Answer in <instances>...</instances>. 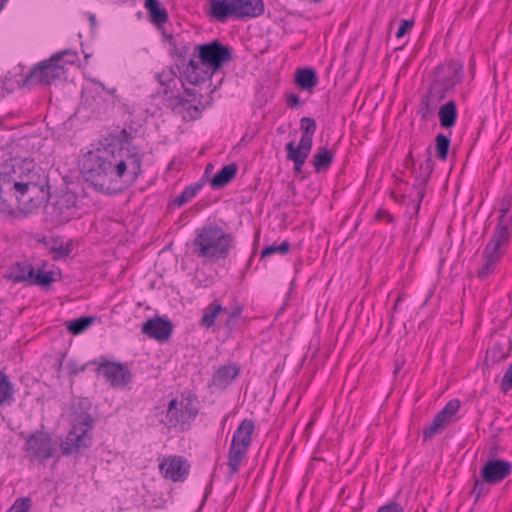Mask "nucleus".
Masks as SVG:
<instances>
[{
    "label": "nucleus",
    "mask_w": 512,
    "mask_h": 512,
    "mask_svg": "<svg viewBox=\"0 0 512 512\" xmlns=\"http://www.w3.org/2000/svg\"><path fill=\"white\" fill-rule=\"evenodd\" d=\"M240 374V367L230 363L219 367L213 374L210 386L225 390Z\"/></svg>",
    "instance_id": "nucleus-21"
},
{
    "label": "nucleus",
    "mask_w": 512,
    "mask_h": 512,
    "mask_svg": "<svg viewBox=\"0 0 512 512\" xmlns=\"http://www.w3.org/2000/svg\"><path fill=\"white\" fill-rule=\"evenodd\" d=\"M161 424H163L167 428H175L179 424H184L189 422L185 417L184 413L180 409L178 405L177 399H172L165 413H162V417L159 420Z\"/></svg>",
    "instance_id": "nucleus-23"
},
{
    "label": "nucleus",
    "mask_w": 512,
    "mask_h": 512,
    "mask_svg": "<svg viewBox=\"0 0 512 512\" xmlns=\"http://www.w3.org/2000/svg\"><path fill=\"white\" fill-rule=\"evenodd\" d=\"M77 196L71 191L59 194L55 201L46 206L47 219L56 225L67 223L76 213Z\"/></svg>",
    "instance_id": "nucleus-8"
},
{
    "label": "nucleus",
    "mask_w": 512,
    "mask_h": 512,
    "mask_svg": "<svg viewBox=\"0 0 512 512\" xmlns=\"http://www.w3.org/2000/svg\"><path fill=\"white\" fill-rule=\"evenodd\" d=\"M450 138L442 133L438 134L435 138L436 144V156L444 161L448 157L449 148H450Z\"/></svg>",
    "instance_id": "nucleus-39"
},
{
    "label": "nucleus",
    "mask_w": 512,
    "mask_h": 512,
    "mask_svg": "<svg viewBox=\"0 0 512 512\" xmlns=\"http://www.w3.org/2000/svg\"><path fill=\"white\" fill-rule=\"evenodd\" d=\"M93 418L88 413L77 415L73 421L70 431L64 441L60 444L64 456L82 455L92 445Z\"/></svg>",
    "instance_id": "nucleus-6"
},
{
    "label": "nucleus",
    "mask_w": 512,
    "mask_h": 512,
    "mask_svg": "<svg viewBox=\"0 0 512 512\" xmlns=\"http://www.w3.org/2000/svg\"><path fill=\"white\" fill-rule=\"evenodd\" d=\"M443 427L444 425L443 422L440 421V418L434 417L432 422L423 429L424 441L432 439Z\"/></svg>",
    "instance_id": "nucleus-42"
},
{
    "label": "nucleus",
    "mask_w": 512,
    "mask_h": 512,
    "mask_svg": "<svg viewBox=\"0 0 512 512\" xmlns=\"http://www.w3.org/2000/svg\"><path fill=\"white\" fill-rule=\"evenodd\" d=\"M144 7L148 12L150 21L161 26L168 21L167 10L160 5L159 0H144Z\"/></svg>",
    "instance_id": "nucleus-28"
},
{
    "label": "nucleus",
    "mask_w": 512,
    "mask_h": 512,
    "mask_svg": "<svg viewBox=\"0 0 512 512\" xmlns=\"http://www.w3.org/2000/svg\"><path fill=\"white\" fill-rule=\"evenodd\" d=\"M334 152L320 147L313 156L312 164L316 172L327 170L333 162Z\"/></svg>",
    "instance_id": "nucleus-29"
},
{
    "label": "nucleus",
    "mask_w": 512,
    "mask_h": 512,
    "mask_svg": "<svg viewBox=\"0 0 512 512\" xmlns=\"http://www.w3.org/2000/svg\"><path fill=\"white\" fill-rule=\"evenodd\" d=\"M312 146L313 136H307L306 134H302L297 147H295L294 141H290L286 144L285 149L287 152L291 153L299 152L300 155H304V157L308 158Z\"/></svg>",
    "instance_id": "nucleus-34"
},
{
    "label": "nucleus",
    "mask_w": 512,
    "mask_h": 512,
    "mask_svg": "<svg viewBox=\"0 0 512 512\" xmlns=\"http://www.w3.org/2000/svg\"><path fill=\"white\" fill-rule=\"evenodd\" d=\"M189 50H190L189 46H187L185 44L178 46L176 43H174L173 49L171 50V54L178 58L184 59L186 57V55L188 54Z\"/></svg>",
    "instance_id": "nucleus-51"
},
{
    "label": "nucleus",
    "mask_w": 512,
    "mask_h": 512,
    "mask_svg": "<svg viewBox=\"0 0 512 512\" xmlns=\"http://www.w3.org/2000/svg\"><path fill=\"white\" fill-rule=\"evenodd\" d=\"M377 512H404L403 507L397 502H390L381 506Z\"/></svg>",
    "instance_id": "nucleus-52"
},
{
    "label": "nucleus",
    "mask_w": 512,
    "mask_h": 512,
    "mask_svg": "<svg viewBox=\"0 0 512 512\" xmlns=\"http://www.w3.org/2000/svg\"><path fill=\"white\" fill-rule=\"evenodd\" d=\"M21 503L20 507H15V505L8 512H28L30 504L28 498H19L16 500L17 503Z\"/></svg>",
    "instance_id": "nucleus-53"
},
{
    "label": "nucleus",
    "mask_w": 512,
    "mask_h": 512,
    "mask_svg": "<svg viewBox=\"0 0 512 512\" xmlns=\"http://www.w3.org/2000/svg\"><path fill=\"white\" fill-rule=\"evenodd\" d=\"M96 373L102 375L114 388L126 387L132 380L130 370L120 362L103 360L98 363Z\"/></svg>",
    "instance_id": "nucleus-10"
},
{
    "label": "nucleus",
    "mask_w": 512,
    "mask_h": 512,
    "mask_svg": "<svg viewBox=\"0 0 512 512\" xmlns=\"http://www.w3.org/2000/svg\"><path fill=\"white\" fill-rule=\"evenodd\" d=\"M50 197L48 175L33 159L13 157L0 164V212L30 214Z\"/></svg>",
    "instance_id": "nucleus-1"
},
{
    "label": "nucleus",
    "mask_w": 512,
    "mask_h": 512,
    "mask_svg": "<svg viewBox=\"0 0 512 512\" xmlns=\"http://www.w3.org/2000/svg\"><path fill=\"white\" fill-rule=\"evenodd\" d=\"M508 242L509 240L507 239H501L492 235L483 251L484 263L477 273L480 279H485L494 271L496 264L500 261L502 254L508 245Z\"/></svg>",
    "instance_id": "nucleus-11"
},
{
    "label": "nucleus",
    "mask_w": 512,
    "mask_h": 512,
    "mask_svg": "<svg viewBox=\"0 0 512 512\" xmlns=\"http://www.w3.org/2000/svg\"><path fill=\"white\" fill-rule=\"evenodd\" d=\"M65 57H67V58L65 59V62H66L67 60H71V59H73V57H72L71 55H64V58H65Z\"/></svg>",
    "instance_id": "nucleus-63"
},
{
    "label": "nucleus",
    "mask_w": 512,
    "mask_h": 512,
    "mask_svg": "<svg viewBox=\"0 0 512 512\" xmlns=\"http://www.w3.org/2000/svg\"><path fill=\"white\" fill-rule=\"evenodd\" d=\"M512 389V363L509 365L508 369L504 373V376L501 380V390L503 392H508Z\"/></svg>",
    "instance_id": "nucleus-48"
},
{
    "label": "nucleus",
    "mask_w": 512,
    "mask_h": 512,
    "mask_svg": "<svg viewBox=\"0 0 512 512\" xmlns=\"http://www.w3.org/2000/svg\"><path fill=\"white\" fill-rule=\"evenodd\" d=\"M156 78L161 85L166 86L174 80V71L172 69L163 70L156 74Z\"/></svg>",
    "instance_id": "nucleus-49"
},
{
    "label": "nucleus",
    "mask_w": 512,
    "mask_h": 512,
    "mask_svg": "<svg viewBox=\"0 0 512 512\" xmlns=\"http://www.w3.org/2000/svg\"><path fill=\"white\" fill-rule=\"evenodd\" d=\"M187 113L190 119L196 120L201 116L202 109H200L198 105H189L187 107Z\"/></svg>",
    "instance_id": "nucleus-54"
},
{
    "label": "nucleus",
    "mask_w": 512,
    "mask_h": 512,
    "mask_svg": "<svg viewBox=\"0 0 512 512\" xmlns=\"http://www.w3.org/2000/svg\"><path fill=\"white\" fill-rule=\"evenodd\" d=\"M96 319L97 317L95 316H81L77 319L68 321L66 323V329L73 335H79L88 329L96 321Z\"/></svg>",
    "instance_id": "nucleus-33"
},
{
    "label": "nucleus",
    "mask_w": 512,
    "mask_h": 512,
    "mask_svg": "<svg viewBox=\"0 0 512 512\" xmlns=\"http://www.w3.org/2000/svg\"><path fill=\"white\" fill-rule=\"evenodd\" d=\"M202 187V182H197L194 183L193 185L185 187L184 190L173 199L172 203L178 207L185 205L197 195V193L202 189Z\"/></svg>",
    "instance_id": "nucleus-35"
},
{
    "label": "nucleus",
    "mask_w": 512,
    "mask_h": 512,
    "mask_svg": "<svg viewBox=\"0 0 512 512\" xmlns=\"http://www.w3.org/2000/svg\"><path fill=\"white\" fill-rule=\"evenodd\" d=\"M287 104L292 108H296L300 106L302 102L297 94L291 93L287 96Z\"/></svg>",
    "instance_id": "nucleus-55"
},
{
    "label": "nucleus",
    "mask_w": 512,
    "mask_h": 512,
    "mask_svg": "<svg viewBox=\"0 0 512 512\" xmlns=\"http://www.w3.org/2000/svg\"><path fill=\"white\" fill-rule=\"evenodd\" d=\"M212 168H213L212 164H208L206 167L205 173H208L209 170H211Z\"/></svg>",
    "instance_id": "nucleus-62"
},
{
    "label": "nucleus",
    "mask_w": 512,
    "mask_h": 512,
    "mask_svg": "<svg viewBox=\"0 0 512 512\" xmlns=\"http://www.w3.org/2000/svg\"><path fill=\"white\" fill-rule=\"evenodd\" d=\"M64 55L73 57V59L66 61L67 64H73L77 60V53L72 50L67 49L57 52L49 59L35 65L25 78L19 82V86L50 85L53 81L59 79L64 73V67L60 64V61L64 60Z\"/></svg>",
    "instance_id": "nucleus-5"
},
{
    "label": "nucleus",
    "mask_w": 512,
    "mask_h": 512,
    "mask_svg": "<svg viewBox=\"0 0 512 512\" xmlns=\"http://www.w3.org/2000/svg\"><path fill=\"white\" fill-rule=\"evenodd\" d=\"M460 408V401L457 399L450 400L442 410H440L435 417L440 418V421L443 422V425L445 426L447 423L450 422L453 415L457 413V411Z\"/></svg>",
    "instance_id": "nucleus-36"
},
{
    "label": "nucleus",
    "mask_w": 512,
    "mask_h": 512,
    "mask_svg": "<svg viewBox=\"0 0 512 512\" xmlns=\"http://www.w3.org/2000/svg\"><path fill=\"white\" fill-rule=\"evenodd\" d=\"M447 94L441 89L430 84L428 90L423 94L418 113L425 121L434 116L437 105L446 98Z\"/></svg>",
    "instance_id": "nucleus-17"
},
{
    "label": "nucleus",
    "mask_w": 512,
    "mask_h": 512,
    "mask_svg": "<svg viewBox=\"0 0 512 512\" xmlns=\"http://www.w3.org/2000/svg\"><path fill=\"white\" fill-rule=\"evenodd\" d=\"M141 332L151 339L159 342L169 340L173 332V324L170 320L156 316L149 318L142 324Z\"/></svg>",
    "instance_id": "nucleus-13"
},
{
    "label": "nucleus",
    "mask_w": 512,
    "mask_h": 512,
    "mask_svg": "<svg viewBox=\"0 0 512 512\" xmlns=\"http://www.w3.org/2000/svg\"><path fill=\"white\" fill-rule=\"evenodd\" d=\"M207 15L210 19L226 23L229 19L237 20L235 0H208Z\"/></svg>",
    "instance_id": "nucleus-15"
},
{
    "label": "nucleus",
    "mask_w": 512,
    "mask_h": 512,
    "mask_svg": "<svg viewBox=\"0 0 512 512\" xmlns=\"http://www.w3.org/2000/svg\"><path fill=\"white\" fill-rule=\"evenodd\" d=\"M26 447L40 461L47 460L54 454L53 440L46 432L37 431L30 435Z\"/></svg>",
    "instance_id": "nucleus-12"
},
{
    "label": "nucleus",
    "mask_w": 512,
    "mask_h": 512,
    "mask_svg": "<svg viewBox=\"0 0 512 512\" xmlns=\"http://www.w3.org/2000/svg\"><path fill=\"white\" fill-rule=\"evenodd\" d=\"M254 429V422L250 419H244L233 433L231 443L249 448Z\"/></svg>",
    "instance_id": "nucleus-24"
},
{
    "label": "nucleus",
    "mask_w": 512,
    "mask_h": 512,
    "mask_svg": "<svg viewBox=\"0 0 512 512\" xmlns=\"http://www.w3.org/2000/svg\"><path fill=\"white\" fill-rule=\"evenodd\" d=\"M408 158L413 161V157H412V153L411 152L408 154Z\"/></svg>",
    "instance_id": "nucleus-64"
},
{
    "label": "nucleus",
    "mask_w": 512,
    "mask_h": 512,
    "mask_svg": "<svg viewBox=\"0 0 512 512\" xmlns=\"http://www.w3.org/2000/svg\"><path fill=\"white\" fill-rule=\"evenodd\" d=\"M463 77V64L457 61H450L438 65L435 68L434 80L431 83L445 94L454 90Z\"/></svg>",
    "instance_id": "nucleus-9"
},
{
    "label": "nucleus",
    "mask_w": 512,
    "mask_h": 512,
    "mask_svg": "<svg viewBox=\"0 0 512 512\" xmlns=\"http://www.w3.org/2000/svg\"><path fill=\"white\" fill-rule=\"evenodd\" d=\"M7 1L8 0H0V11L4 8V5Z\"/></svg>",
    "instance_id": "nucleus-60"
},
{
    "label": "nucleus",
    "mask_w": 512,
    "mask_h": 512,
    "mask_svg": "<svg viewBox=\"0 0 512 512\" xmlns=\"http://www.w3.org/2000/svg\"><path fill=\"white\" fill-rule=\"evenodd\" d=\"M185 463L182 457L174 456L165 459L159 465V468L165 478L173 482H182L187 478L189 473L188 466H185Z\"/></svg>",
    "instance_id": "nucleus-18"
},
{
    "label": "nucleus",
    "mask_w": 512,
    "mask_h": 512,
    "mask_svg": "<svg viewBox=\"0 0 512 512\" xmlns=\"http://www.w3.org/2000/svg\"><path fill=\"white\" fill-rule=\"evenodd\" d=\"M413 24H414L413 20L402 19L401 20V24L398 27V30L396 32V37L397 38H402L409 30L412 29Z\"/></svg>",
    "instance_id": "nucleus-50"
},
{
    "label": "nucleus",
    "mask_w": 512,
    "mask_h": 512,
    "mask_svg": "<svg viewBox=\"0 0 512 512\" xmlns=\"http://www.w3.org/2000/svg\"><path fill=\"white\" fill-rule=\"evenodd\" d=\"M237 20L255 18L263 14V0H235Z\"/></svg>",
    "instance_id": "nucleus-22"
},
{
    "label": "nucleus",
    "mask_w": 512,
    "mask_h": 512,
    "mask_svg": "<svg viewBox=\"0 0 512 512\" xmlns=\"http://www.w3.org/2000/svg\"><path fill=\"white\" fill-rule=\"evenodd\" d=\"M404 362H405L404 359H402V360H400L399 358L396 359V365H395V368H394V371H393L394 375H397L399 373V371L401 370Z\"/></svg>",
    "instance_id": "nucleus-57"
},
{
    "label": "nucleus",
    "mask_w": 512,
    "mask_h": 512,
    "mask_svg": "<svg viewBox=\"0 0 512 512\" xmlns=\"http://www.w3.org/2000/svg\"><path fill=\"white\" fill-rule=\"evenodd\" d=\"M248 448L231 443L228 454V467L230 475L238 472L241 462L247 453Z\"/></svg>",
    "instance_id": "nucleus-30"
},
{
    "label": "nucleus",
    "mask_w": 512,
    "mask_h": 512,
    "mask_svg": "<svg viewBox=\"0 0 512 512\" xmlns=\"http://www.w3.org/2000/svg\"><path fill=\"white\" fill-rule=\"evenodd\" d=\"M395 199H396V201L404 202V201H405V199H406V196H405V195H402V196H401V198H399V199H398V198H395Z\"/></svg>",
    "instance_id": "nucleus-61"
},
{
    "label": "nucleus",
    "mask_w": 512,
    "mask_h": 512,
    "mask_svg": "<svg viewBox=\"0 0 512 512\" xmlns=\"http://www.w3.org/2000/svg\"><path fill=\"white\" fill-rule=\"evenodd\" d=\"M439 122L442 128L451 129L455 126L457 121V106L455 101L450 100L440 106L438 111Z\"/></svg>",
    "instance_id": "nucleus-27"
},
{
    "label": "nucleus",
    "mask_w": 512,
    "mask_h": 512,
    "mask_svg": "<svg viewBox=\"0 0 512 512\" xmlns=\"http://www.w3.org/2000/svg\"><path fill=\"white\" fill-rule=\"evenodd\" d=\"M14 385L8 376L0 371V406L10 404L14 400Z\"/></svg>",
    "instance_id": "nucleus-32"
},
{
    "label": "nucleus",
    "mask_w": 512,
    "mask_h": 512,
    "mask_svg": "<svg viewBox=\"0 0 512 512\" xmlns=\"http://www.w3.org/2000/svg\"><path fill=\"white\" fill-rule=\"evenodd\" d=\"M46 245L48 246L49 250L55 252L59 258H65L69 256L72 251L71 243L64 245V243L58 239H52L51 245H48V243H46Z\"/></svg>",
    "instance_id": "nucleus-41"
},
{
    "label": "nucleus",
    "mask_w": 512,
    "mask_h": 512,
    "mask_svg": "<svg viewBox=\"0 0 512 512\" xmlns=\"http://www.w3.org/2000/svg\"><path fill=\"white\" fill-rule=\"evenodd\" d=\"M510 462L501 459L488 460L481 468L480 476L486 483L497 484L511 473Z\"/></svg>",
    "instance_id": "nucleus-14"
},
{
    "label": "nucleus",
    "mask_w": 512,
    "mask_h": 512,
    "mask_svg": "<svg viewBox=\"0 0 512 512\" xmlns=\"http://www.w3.org/2000/svg\"><path fill=\"white\" fill-rule=\"evenodd\" d=\"M316 128L317 124L315 119L306 116L300 119V130L302 134H306L307 136H314Z\"/></svg>",
    "instance_id": "nucleus-46"
},
{
    "label": "nucleus",
    "mask_w": 512,
    "mask_h": 512,
    "mask_svg": "<svg viewBox=\"0 0 512 512\" xmlns=\"http://www.w3.org/2000/svg\"><path fill=\"white\" fill-rule=\"evenodd\" d=\"M427 157L420 164L419 167V175L417 176L418 184H415L417 189V197L418 201L415 204V212L417 213L420 209V204L425 195V186L430 179L431 174L434 170V162L431 157V149L430 147L426 150Z\"/></svg>",
    "instance_id": "nucleus-20"
},
{
    "label": "nucleus",
    "mask_w": 512,
    "mask_h": 512,
    "mask_svg": "<svg viewBox=\"0 0 512 512\" xmlns=\"http://www.w3.org/2000/svg\"><path fill=\"white\" fill-rule=\"evenodd\" d=\"M290 247H291V245L287 240L283 241L279 245H276V244L269 245V246H266L264 249H262V251L260 253V257L266 258V257H269L276 253L281 254V255H286L289 252Z\"/></svg>",
    "instance_id": "nucleus-40"
},
{
    "label": "nucleus",
    "mask_w": 512,
    "mask_h": 512,
    "mask_svg": "<svg viewBox=\"0 0 512 512\" xmlns=\"http://www.w3.org/2000/svg\"><path fill=\"white\" fill-rule=\"evenodd\" d=\"M512 223V194L507 193L500 202V215L498 224L494 229L493 235L501 239H510L509 227Z\"/></svg>",
    "instance_id": "nucleus-16"
},
{
    "label": "nucleus",
    "mask_w": 512,
    "mask_h": 512,
    "mask_svg": "<svg viewBox=\"0 0 512 512\" xmlns=\"http://www.w3.org/2000/svg\"><path fill=\"white\" fill-rule=\"evenodd\" d=\"M375 218L377 220H385L387 222H393L394 220L393 216L388 211L385 210H379L376 213Z\"/></svg>",
    "instance_id": "nucleus-56"
},
{
    "label": "nucleus",
    "mask_w": 512,
    "mask_h": 512,
    "mask_svg": "<svg viewBox=\"0 0 512 512\" xmlns=\"http://www.w3.org/2000/svg\"><path fill=\"white\" fill-rule=\"evenodd\" d=\"M489 483L483 480V478H476L471 493L475 495V502H478L480 497L486 495L489 491Z\"/></svg>",
    "instance_id": "nucleus-45"
},
{
    "label": "nucleus",
    "mask_w": 512,
    "mask_h": 512,
    "mask_svg": "<svg viewBox=\"0 0 512 512\" xmlns=\"http://www.w3.org/2000/svg\"><path fill=\"white\" fill-rule=\"evenodd\" d=\"M231 60V48L217 39L195 45L192 58L183 70L184 78L192 85H199L211 79Z\"/></svg>",
    "instance_id": "nucleus-3"
},
{
    "label": "nucleus",
    "mask_w": 512,
    "mask_h": 512,
    "mask_svg": "<svg viewBox=\"0 0 512 512\" xmlns=\"http://www.w3.org/2000/svg\"><path fill=\"white\" fill-rule=\"evenodd\" d=\"M222 311L226 312V309H224L220 303L213 302V303L209 304L203 310V315L200 319V325L206 329L213 327L217 316Z\"/></svg>",
    "instance_id": "nucleus-31"
},
{
    "label": "nucleus",
    "mask_w": 512,
    "mask_h": 512,
    "mask_svg": "<svg viewBox=\"0 0 512 512\" xmlns=\"http://www.w3.org/2000/svg\"><path fill=\"white\" fill-rule=\"evenodd\" d=\"M238 171V166L235 163H230L223 166L211 179L210 185L214 189H220L231 182Z\"/></svg>",
    "instance_id": "nucleus-26"
},
{
    "label": "nucleus",
    "mask_w": 512,
    "mask_h": 512,
    "mask_svg": "<svg viewBox=\"0 0 512 512\" xmlns=\"http://www.w3.org/2000/svg\"><path fill=\"white\" fill-rule=\"evenodd\" d=\"M178 405L188 421L195 419L199 412L198 407L190 394H188V396L182 395V400L178 402Z\"/></svg>",
    "instance_id": "nucleus-37"
},
{
    "label": "nucleus",
    "mask_w": 512,
    "mask_h": 512,
    "mask_svg": "<svg viewBox=\"0 0 512 512\" xmlns=\"http://www.w3.org/2000/svg\"><path fill=\"white\" fill-rule=\"evenodd\" d=\"M227 314L224 325L229 331H232L236 327L237 321L242 314V307L235 306L231 311L227 312Z\"/></svg>",
    "instance_id": "nucleus-44"
},
{
    "label": "nucleus",
    "mask_w": 512,
    "mask_h": 512,
    "mask_svg": "<svg viewBox=\"0 0 512 512\" xmlns=\"http://www.w3.org/2000/svg\"><path fill=\"white\" fill-rule=\"evenodd\" d=\"M90 364H97V362L89 361L84 364H79L76 360H69L67 362V366H66L67 370H68L69 377L72 378V377L77 376L80 372L85 371Z\"/></svg>",
    "instance_id": "nucleus-43"
},
{
    "label": "nucleus",
    "mask_w": 512,
    "mask_h": 512,
    "mask_svg": "<svg viewBox=\"0 0 512 512\" xmlns=\"http://www.w3.org/2000/svg\"><path fill=\"white\" fill-rule=\"evenodd\" d=\"M182 86L184 87L185 93L188 96L193 97V99H185L181 95H174V96L170 97V101L172 102L173 109L177 110L178 112L184 110L187 104H189L195 100V96H196L195 89L185 87L184 83H182Z\"/></svg>",
    "instance_id": "nucleus-38"
},
{
    "label": "nucleus",
    "mask_w": 512,
    "mask_h": 512,
    "mask_svg": "<svg viewBox=\"0 0 512 512\" xmlns=\"http://www.w3.org/2000/svg\"><path fill=\"white\" fill-rule=\"evenodd\" d=\"M234 241L232 233L225 232L216 223H209L195 231L193 253L199 258L212 261L225 259Z\"/></svg>",
    "instance_id": "nucleus-4"
},
{
    "label": "nucleus",
    "mask_w": 512,
    "mask_h": 512,
    "mask_svg": "<svg viewBox=\"0 0 512 512\" xmlns=\"http://www.w3.org/2000/svg\"><path fill=\"white\" fill-rule=\"evenodd\" d=\"M129 151L111 150L103 146L89 151L83 158L81 174L97 191L117 194L135 183L142 173L139 158Z\"/></svg>",
    "instance_id": "nucleus-2"
},
{
    "label": "nucleus",
    "mask_w": 512,
    "mask_h": 512,
    "mask_svg": "<svg viewBox=\"0 0 512 512\" xmlns=\"http://www.w3.org/2000/svg\"><path fill=\"white\" fill-rule=\"evenodd\" d=\"M132 136L125 128L119 130L116 134H111L109 137V142L105 145V147L110 148L115 152V150H123L129 151L131 157H138L140 169H142V155L137 151L135 146L131 145Z\"/></svg>",
    "instance_id": "nucleus-19"
},
{
    "label": "nucleus",
    "mask_w": 512,
    "mask_h": 512,
    "mask_svg": "<svg viewBox=\"0 0 512 512\" xmlns=\"http://www.w3.org/2000/svg\"><path fill=\"white\" fill-rule=\"evenodd\" d=\"M88 19L90 21V24H91L92 28H95L96 27V17H95V15L92 14V13H89L88 14Z\"/></svg>",
    "instance_id": "nucleus-59"
},
{
    "label": "nucleus",
    "mask_w": 512,
    "mask_h": 512,
    "mask_svg": "<svg viewBox=\"0 0 512 512\" xmlns=\"http://www.w3.org/2000/svg\"><path fill=\"white\" fill-rule=\"evenodd\" d=\"M62 365H63V358H61L56 364H55V368H56V372H57V376L59 377L60 376V372H61V369H62Z\"/></svg>",
    "instance_id": "nucleus-58"
},
{
    "label": "nucleus",
    "mask_w": 512,
    "mask_h": 512,
    "mask_svg": "<svg viewBox=\"0 0 512 512\" xmlns=\"http://www.w3.org/2000/svg\"><path fill=\"white\" fill-rule=\"evenodd\" d=\"M4 278L15 283H24L27 286L41 287H49L54 281L53 272L42 270L36 272L29 261L16 262L10 266Z\"/></svg>",
    "instance_id": "nucleus-7"
},
{
    "label": "nucleus",
    "mask_w": 512,
    "mask_h": 512,
    "mask_svg": "<svg viewBox=\"0 0 512 512\" xmlns=\"http://www.w3.org/2000/svg\"><path fill=\"white\" fill-rule=\"evenodd\" d=\"M294 80L300 89L306 91H312L318 83L317 73L311 67L297 69Z\"/></svg>",
    "instance_id": "nucleus-25"
},
{
    "label": "nucleus",
    "mask_w": 512,
    "mask_h": 512,
    "mask_svg": "<svg viewBox=\"0 0 512 512\" xmlns=\"http://www.w3.org/2000/svg\"><path fill=\"white\" fill-rule=\"evenodd\" d=\"M287 160L294 163V171L300 173L302 171V165L306 162L307 158L304 155H300L299 152L291 153L287 152Z\"/></svg>",
    "instance_id": "nucleus-47"
}]
</instances>
